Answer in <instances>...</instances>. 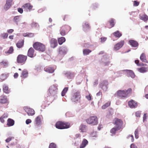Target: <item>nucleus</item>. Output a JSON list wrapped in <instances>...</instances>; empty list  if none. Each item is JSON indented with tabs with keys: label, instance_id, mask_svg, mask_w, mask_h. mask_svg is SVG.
I'll use <instances>...</instances> for the list:
<instances>
[{
	"label": "nucleus",
	"instance_id": "34",
	"mask_svg": "<svg viewBox=\"0 0 148 148\" xmlns=\"http://www.w3.org/2000/svg\"><path fill=\"white\" fill-rule=\"evenodd\" d=\"M14 124V121L12 119H9L8 120L7 125L9 126H12Z\"/></svg>",
	"mask_w": 148,
	"mask_h": 148
},
{
	"label": "nucleus",
	"instance_id": "43",
	"mask_svg": "<svg viewBox=\"0 0 148 148\" xmlns=\"http://www.w3.org/2000/svg\"><path fill=\"white\" fill-rule=\"evenodd\" d=\"M68 88L65 87V88L62 92V96H64L65 95L66 92L68 90Z\"/></svg>",
	"mask_w": 148,
	"mask_h": 148
},
{
	"label": "nucleus",
	"instance_id": "31",
	"mask_svg": "<svg viewBox=\"0 0 148 148\" xmlns=\"http://www.w3.org/2000/svg\"><path fill=\"white\" fill-rule=\"evenodd\" d=\"M138 71L140 72L143 73L147 71L148 69L147 67H143L138 69Z\"/></svg>",
	"mask_w": 148,
	"mask_h": 148
},
{
	"label": "nucleus",
	"instance_id": "3",
	"mask_svg": "<svg viewBox=\"0 0 148 148\" xmlns=\"http://www.w3.org/2000/svg\"><path fill=\"white\" fill-rule=\"evenodd\" d=\"M33 47L36 50L43 52L45 50V47L44 45L39 42H36L33 45Z\"/></svg>",
	"mask_w": 148,
	"mask_h": 148
},
{
	"label": "nucleus",
	"instance_id": "27",
	"mask_svg": "<svg viewBox=\"0 0 148 148\" xmlns=\"http://www.w3.org/2000/svg\"><path fill=\"white\" fill-rule=\"evenodd\" d=\"M110 23V25H107V27L109 28H110L114 26V20L113 19H111L108 21Z\"/></svg>",
	"mask_w": 148,
	"mask_h": 148
},
{
	"label": "nucleus",
	"instance_id": "13",
	"mask_svg": "<svg viewBox=\"0 0 148 148\" xmlns=\"http://www.w3.org/2000/svg\"><path fill=\"white\" fill-rule=\"evenodd\" d=\"M41 118L42 116H38L36 118L34 123L35 126L38 127L41 125Z\"/></svg>",
	"mask_w": 148,
	"mask_h": 148
},
{
	"label": "nucleus",
	"instance_id": "49",
	"mask_svg": "<svg viewBox=\"0 0 148 148\" xmlns=\"http://www.w3.org/2000/svg\"><path fill=\"white\" fill-rule=\"evenodd\" d=\"M34 35V34L32 33H28L27 34V36L29 37H33Z\"/></svg>",
	"mask_w": 148,
	"mask_h": 148
},
{
	"label": "nucleus",
	"instance_id": "25",
	"mask_svg": "<svg viewBox=\"0 0 148 148\" xmlns=\"http://www.w3.org/2000/svg\"><path fill=\"white\" fill-rule=\"evenodd\" d=\"M140 18L145 22L147 21L148 20V16L145 14L140 16Z\"/></svg>",
	"mask_w": 148,
	"mask_h": 148
},
{
	"label": "nucleus",
	"instance_id": "55",
	"mask_svg": "<svg viewBox=\"0 0 148 148\" xmlns=\"http://www.w3.org/2000/svg\"><path fill=\"white\" fill-rule=\"evenodd\" d=\"M32 122V121L31 119H28L26 120V123L27 124H28L29 123H30Z\"/></svg>",
	"mask_w": 148,
	"mask_h": 148
},
{
	"label": "nucleus",
	"instance_id": "40",
	"mask_svg": "<svg viewBox=\"0 0 148 148\" xmlns=\"http://www.w3.org/2000/svg\"><path fill=\"white\" fill-rule=\"evenodd\" d=\"M111 104L110 101H108L105 104L102 106L101 108L102 109H104L109 106Z\"/></svg>",
	"mask_w": 148,
	"mask_h": 148
},
{
	"label": "nucleus",
	"instance_id": "7",
	"mask_svg": "<svg viewBox=\"0 0 148 148\" xmlns=\"http://www.w3.org/2000/svg\"><path fill=\"white\" fill-rule=\"evenodd\" d=\"M70 27L68 25H65L62 26L60 30V33L62 36H64L66 34V32L69 31Z\"/></svg>",
	"mask_w": 148,
	"mask_h": 148
},
{
	"label": "nucleus",
	"instance_id": "45",
	"mask_svg": "<svg viewBox=\"0 0 148 148\" xmlns=\"http://www.w3.org/2000/svg\"><path fill=\"white\" fill-rule=\"evenodd\" d=\"M8 36V34L7 33H3L1 35V36L3 39L7 38Z\"/></svg>",
	"mask_w": 148,
	"mask_h": 148
},
{
	"label": "nucleus",
	"instance_id": "56",
	"mask_svg": "<svg viewBox=\"0 0 148 148\" xmlns=\"http://www.w3.org/2000/svg\"><path fill=\"white\" fill-rule=\"evenodd\" d=\"M12 138V137H10L5 140V141L7 143H8L11 140Z\"/></svg>",
	"mask_w": 148,
	"mask_h": 148
},
{
	"label": "nucleus",
	"instance_id": "1",
	"mask_svg": "<svg viewBox=\"0 0 148 148\" xmlns=\"http://www.w3.org/2000/svg\"><path fill=\"white\" fill-rule=\"evenodd\" d=\"M132 91L131 88H129L127 90H119L115 94L114 96L121 99H123L129 96L132 93Z\"/></svg>",
	"mask_w": 148,
	"mask_h": 148
},
{
	"label": "nucleus",
	"instance_id": "57",
	"mask_svg": "<svg viewBox=\"0 0 148 148\" xmlns=\"http://www.w3.org/2000/svg\"><path fill=\"white\" fill-rule=\"evenodd\" d=\"M8 116V114L7 113H5L1 117L4 119L7 118Z\"/></svg>",
	"mask_w": 148,
	"mask_h": 148
},
{
	"label": "nucleus",
	"instance_id": "5",
	"mask_svg": "<svg viewBox=\"0 0 148 148\" xmlns=\"http://www.w3.org/2000/svg\"><path fill=\"white\" fill-rule=\"evenodd\" d=\"M113 123L117 129L122 130L125 127L123 125V122L122 120L118 118H115L113 120Z\"/></svg>",
	"mask_w": 148,
	"mask_h": 148
},
{
	"label": "nucleus",
	"instance_id": "36",
	"mask_svg": "<svg viewBox=\"0 0 148 148\" xmlns=\"http://www.w3.org/2000/svg\"><path fill=\"white\" fill-rule=\"evenodd\" d=\"M141 129L140 128H138L135 131V138L137 139L138 138V134L139 132L140 131Z\"/></svg>",
	"mask_w": 148,
	"mask_h": 148
},
{
	"label": "nucleus",
	"instance_id": "53",
	"mask_svg": "<svg viewBox=\"0 0 148 148\" xmlns=\"http://www.w3.org/2000/svg\"><path fill=\"white\" fill-rule=\"evenodd\" d=\"M18 11L21 14H22L23 13V10L22 8H18Z\"/></svg>",
	"mask_w": 148,
	"mask_h": 148
},
{
	"label": "nucleus",
	"instance_id": "54",
	"mask_svg": "<svg viewBox=\"0 0 148 148\" xmlns=\"http://www.w3.org/2000/svg\"><path fill=\"white\" fill-rule=\"evenodd\" d=\"M143 122H144L145 121H146V120L147 119V114L146 113L144 114L143 116Z\"/></svg>",
	"mask_w": 148,
	"mask_h": 148
},
{
	"label": "nucleus",
	"instance_id": "60",
	"mask_svg": "<svg viewBox=\"0 0 148 148\" xmlns=\"http://www.w3.org/2000/svg\"><path fill=\"white\" fill-rule=\"evenodd\" d=\"M131 148H137V147L134 144H132L130 146Z\"/></svg>",
	"mask_w": 148,
	"mask_h": 148
},
{
	"label": "nucleus",
	"instance_id": "59",
	"mask_svg": "<svg viewBox=\"0 0 148 148\" xmlns=\"http://www.w3.org/2000/svg\"><path fill=\"white\" fill-rule=\"evenodd\" d=\"M136 116L138 117H140V113L138 112H136Z\"/></svg>",
	"mask_w": 148,
	"mask_h": 148
},
{
	"label": "nucleus",
	"instance_id": "64",
	"mask_svg": "<svg viewBox=\"0 0 148 148\" xmlns=\"http://www.w3.org/2000/svg\"><path fill=\"white\" fill-rule=\"evenodd\" d=\"M3 119L4 118H2V117L1 116L0 118V121L2 123H4V120Z\"/></svg>",
	"mask_w": 148,
	"mask_h": 148
},
{
	"label": "nucleus",
	"instance_id": "48",
	"mask_svg": "<svg viewBox=\"0 0 148 148\" xmlns=\"http://www.w3.org/2000/svg\"><path fill=\"white\" fill-rule=\"evenodd\" d=\"M91 136L93 137H97V135L96 132H93L91 133Z\"/></svg>",
	"mask_w": 148,
	"mask_h": 148
},
{
	"label": "nucleus",
	"instance_id": "47",
	"mask_svg": "<svg viewBox=\"0 0 148 148\" xmlns=\"http://www.w3.org/2000/svg\"><path fill=\"white\" fill-rule=\"evenodd\" d=\"M49 148H57L56 145L53 143H51L50 144Z\"/></svg>",
	"mask_w": 148,
	"mask_h": 148
},
{
	"label": "nucleus",
	"instance_id": "52",
	"mask_svg": "<svg viewBox=\"0 0 148 148\" xmlns=\"http://www.w3.org/2000/svg\"><path fill=\"white\" fill-rule=\"evenodd\" d=\"M101 42H105L107 38L106 37H102L101 38Z\"/></svg>",
	"mask_w": 148,
	"mask_h": 148
},
{
	"label": "nucleus",
	"instance_id": "8",
	"mask_svg": "<svg viewBox=\"0 0 148 148\" xmlns=\"http://www.w3.org/2000/svg\"><path fill=\"white\" fill-rule=\"evenodd\" d=\"M80 97V92L79 91H77L74 93L71 98V100L73 101H77L79 99Z\"/></svg>",
	"mask_w": 148,
	"mask_h": 148
},
{
	"label": "nucleus",
	"instance_id": "58",
	"mask_svg": "<svg viewBox=\"0 0 148 148\" xmlns=\"http://www.w3.org/2000/svg\"><path fill=\"white\" fill-rule=\"evenodd\" d=\"M18 74L17 73H14V77L15 78H16L18 77Z\"/></svg>",
	"mask_w": 148,
	"mask_h": 148
},
{
	"label": "nucleus",
	"instance_id": "23",
	"mask_svg": "<svg viewBox=\"0 0 148 148\" xmlns=\"http://www.w3.org/2000/svg\"><path fill=\"white\" fill-rule=\"evenodd\" d=\"M28 72L27 70L25 69L21 73V77L23 78H26L28 76Z\"/></svg>",
	"mask_w": 148,
	"mask_h": 148
},
{
	"label": "nucleus",
	"instance_id": "37",
	"mask_svg": "<svg viewBox=\"0 0 148 148\" xmlns=\"http://www.w3.org/2000/svg\"><path fill=\"white\" fill-rule=\"evenodd\" d=\"M20 16H14V18L13 21L16 23L17 25H18V23L20 21Z\"/></svg>",
	"mask_w": 148,
	"mask_h": 148
},
{
	"label": "nucleus",
	"instance_id": "21",
	"mask_svg": "<svg viewBox=\"0 0 148 148\" xmlns=\"http://www.w3.org/2000/svg\"><path fill=\"white\" fill-rule=\"evenodd\" d=\"M130 44L133 47H137L138 45V42L133 40H130L129 41Z\"/></svg>",
	"mask_w": 148,
	"mask_h": 148
},
{
	"label": "nucleus",
	"instance_id": "12",
	"mask_svg": "<svg viewBox=\"0 0 148 148\" xmlns=\"http://www.w3.org/2000/svg\"><path fill=\"white\" fill-rule=\"evenodd\" d=\"M8 103V100L6 96L3 95L0 97V104H4Z\"/></svg>",
	"mask_w": 148,
	"mask_h": 148
},
{
	"label": "nucleus",
	"instance_id": "22",
	"mask_svg": "<svg viewBox=\"0 0 148 148\" xmlns=\"http://www.w3.org/2000/svg\"><path fill=\"white\" fill-rule=\"evenodd\" d=\"M140 59L143 62L146 63L148 62L146 55L144 53H143L141 54L140 57Z\"/></svg>",
	"mask_w": 148,
	"mask_h": 148
},
{
	"label": "nucleus",
	"instance_id": "10",
	"mask_svg": "<svg viewBox=\"0 0 148 148\" xmlns=\"http://www.w3.org/2000/svg\"><path fill=\"white\" fill-rule=\"evenodd\" d=\"M34 52L35 50L32 47H31L28 51L27 55L28 56L31 58H34L36 55V54Z\"/></svg>",
	"mask_w": 148,
	"mask_h": 148
},
{
	"label": "nucleus",
	"instance_id": "42",
	"mask_svg": "<svg viewBox=\"0 0 148 148\" xmlns=\"http://www.w3.org/2000/svg\"><path fill=\"white\" fill-rule=\"evenodd\" d=\"M91 51L89 49H85L83 51V53L84 55H88Z\"/></svg>",
	"mask_w": 148,
	"mask_h": 148
},
{
	"label": "nucleus",
	"instance_id": "26",
	"mask_svg": "<svg viewBox=\"0 0 148 148\" xmlns=\"http://www.w3.org/2000/svg\"><path fill=\"white\" fill-rule=\"evenodd\" d=\"M88 142L87 140L84 139L82 141L79 148H84L88 144Z\"/></svg>",
	"mask_w": 148,
	"mask_h": 148
},
{
	"label": "nucleus",
	"instance_id": "50",
	"mask_svg": "<svg viewBox=\"0 0 148 148\" xmlns=\"http://www.w3.org/2000/svg\"><path fill=\"white\" fill-rule=\"evenodd\" d=\"M139 4V2L136 1H134V6H137Z\"/></svg>",
	"mask_w": 148,
	"mask_h": 148
},
{
	"label": "nucleus",
	"instance_id": "28",
	"mask_svg": "<svg viewBox=\"0 0 148 148\" xmlns=\"http://www.w3.org/2000/svg\"><path fill=\"white\" fill-rule=\"evenodd\" d=\"M8 64V61L6 60H3L0 62V65L3 68L7 67Z\"/></svg>",
	"mask_w": 148,
	"mask_h": 148
},
{
	"label": "nucleus",
	"instance_id": "44",
	"mask_svg": "<svg viewBox=\"0 0 148 148\" xmlns=\"http://www.w3.org/2000/svg\"><path fill=\"white\" fill-rule=\"evenodd\" d=\"M32 28L37 27L39 26L38 23L35 22H33L31 24Z\"/></svg>",
	"mask_w": 148,
	"mask_h": 148
},
{
	"label": "nucleus",
	"instance_id": "61",
	"mask_svg": "<svg viewBox=\"0 0 148 148\" xmlns=\"http://www.w3.org/2000/svg\"><path fill=\"white\" fill-rule=\"evenodd\" d=\"M69 18V16L67 15H65L64 16V17L63 18V20L64 21L66 20Z\"/></svg>",
	"mask_w": 148,
	"mask_h": 148
},
{
	"label": "nucleus",
	"instance_id": "16",
	"mask_svg": "<svg viewBox=\"0 0 148 148\" xmlns=\"http://www.w3.org/2000/svg\"><path fill=\"white\" fill-rule=\"evenodd\" d=\"M50 42L51 47L53 48L56 47L58 45L57 40L54 38L51 39Z\"/></svg>",
	"mask_w": 148,
	"mask_h": 148
},
{
	"label": "nucleus",
	"instance_id": "17",
	"mask_svg": "<svg viewBox=\"0 0 148 148\" xmlns=\"http://www.w3.org/2000/svg\"><path fill=\"white\" fill-rule=\"evenodd\" d=\"M49 92L52 96H54L56 94V88L54 86H51L49 89Z\"/></svg>",
	"mask_w": 148,
	"mask_h": 148
},
{
	"label": "nucleus",
	"instance_id": "19",
	"mask_svg": "<svg viewBox=\"0 0 148 148\" xmlns=\"http://www.w3.org/2000/svg\"><path fill=\"white\" fill-rule=\"evenodd\" d=\"M83 30L86 32L90 29V27L89 24L87 22H85L83 24Z\"/></svg>",
	"mask_w": 148,
	"mask_h": 148
},
{
	"label": "nucleus",
	"instance_id": "14",
	"mask_svg": "<svg viewBox=\"0 0 148 148\" xmlns=\"http://www.w3.org/2000/svg\"><path fill=\"white\" fill-rule=\"evenodd\" d=\"M128 106L131 108H136L138 106L137 103L132 99L128 102Z\"/></svg>",
	"mask_w": 148,
	"mask_h": 148
},
{
	"label": "nucleus",
	"instance_id": "32",
	"mask_svg": "<svg viewBox=\"0 0 148 148\" xmlns=\"http://www.w3.org/2000/svg\"><path fill=\"white\" fill-rule=\"evenodd\" d=\"M65 40H66L65 38L62 37L58 39V43L60 45L62 44L63 42H65Z\"/></svg>",
	"mask_w": 148,
	"mask_h": 148
},
{
	"label": "nucleus",
	"instance_id": "46",
	"mask_svg": "<svg viewBox=\"0 0 148 148\" xmlns=\"http://www.w3.org/2000/svg\"><path fill=\"white\" fill-rule=\"evenodd\" d=\"M0 79L1 80V81L5 80L6 79V76L5 75L3 74H1L0 77Z\"/></svg>",
	"mask_w": 148,
	"mask_h": 148
},
{
	"label": "nucleus",
	"instance_id": "30",
	"mask_svg": "<svg viewBox=\"0 0 148 148\" xmlns=\"http://www.w3.org/2000/svg\"><path fill=\"white\" fill-rule=\"evenodd\" d=\"M3 92L6 94H8L10 92V90H9L8 86L5 85H4L3 86Z\"/></svg>",
	"mask_w": 148,
	"mask_h": 148
},
{
	"label": "nucleus",
	"instance_id": "24",
	"mask_svg": "<svg viewBox=\"0 0 148 148\" xmlns=\"http://www.w3.org/2000/svg\"><path fill=\"white\" fill-rule=\"evenodd\" d=\"M24 40H19L16 44V46L18 48H20L22 47L24 45Z\"/></svg>",
	"mask_w": 148,
	"mask_h": 148
},
{
	"label": "nucleus",
	"instance_id": "38",
	"mask_svg": "<svg viewBox=\"0 0 148 148\" xmlns=\"http://www.w3.org/2000/svg\"><path fill=\"white\" fill-rule=\"evenodd\" d=\"M113 35L116 37L119 38L122 36V34L119 31H117L113 33Z\"/></svg>",
	"mask_w": 148,
	"mask_h": 148
},
{
	"label": "nucleus",
	"instance_id": "51",
	"mask_svg": "<svg viewBox=\"0 0 148 148\" xmlns=\"http://www.w3.org/2000/svg\"><path fill=\"white\" fill-rule=\"evenodd\" d=\"M86 97L87 99L89 101H90L92 99L91 95L90 94H89L88 95L86 96Z\"/></svg>",
	"mask_w": 148,
	"mask_h": 148
},
{
	"label": "nucleus",
	"instance_id": "39",
	"mask_svg": "<svg viewBox=\"0 0 148 148\" xmlns=\"http://www.w3.org/2000/svg\"><path fill=\"white\" fill-rule=\"evenodd\" d=\"M127 73L129 76H130L132 78L135 77V75L134 73L133 72V71L131 70L128 71Z\"/></svg>",
	"mask_w": 148,
	"mask_h": 148
},
{
	"label": "nucleus",
	"instance_id": "33",
	"mask_svg": "<svg viewBox=\"0 0 148 148\" xmlns=\"http://www.w3.org/2000/svg\"><path fill=\"white\" fill-rule=\"evenodd\" d=\"M86 126L85 125H81L80 126L79 129L82 132H86Z\"/></svg>",
	"mask_w": 148,
	"mask_h": 148
},
{
	"label": "nucleus",
	"instance_id": "6",
	"mask_svg": "<svg viewBox=\"0 0 148 148\" xmlns=\"http://www.w3.org/2000/svg\"><path fill=\"white\" fill-rule=\"evenodd\" d=\"M27 59V56L19 54L17 57L16 61L18 64H23L25 63Z\"/></svg>",
	"mask_w": 148,
	"mask_h": 148
},
{
	"label": "nucleus",
	"instance_id": "35",
	"mask_svg": "<svg viewBox=\"0 0 148 148\" xmlns=\"http://www.w3.org/2000/svg\"><path fill=\"white\" fill-rule=\"evenodd\" d=\"M120 130L119 129H117V128L116 127H114L112 128L110 130V133L113 134H115L116 132L118 130Z\"/></svg>",
	"mask_w": 148,
	"mask_h": 148
},
{
	"label": "nucleus",
	"instance_id": "20",
	"mask_svg": "<svg viewBox=\"0 0 148 148\" xmlns=\"http://www.w3.org/2000/svg\"><path fill=\"white\" fill-rule=\"evenodd\" d=\"M44 70L45 71L49 73H52L54 71V68L49 66H46L44 68Z\"/></svg>",
	"mask_w": 148,
	"mask_h": 148
},
{
	"label": "nucleus",
	"instance_id": "29",
	"mask_svg": "<svg viewBox=\"0 0 148 148\" xmlns=\"http://www.w3.org/2000/svg\"><path fill=\"white\" fill-rule=\"evenodd\" d=\"M14 49L13 47H10L8 51H5V53L7 55H8L12 53L14 51Z\"/></svg>",
	"mask_w": 148,
	"mask_h": 148
},
{
	"label": "nucleus",
	"instance_id": "11",
	"mask_svg": "<svg viewBox=\"0 0 148 148\" xmlns=\"http://www.w3.org/2000/svg\"><path fill=\"white\" fill-rule=\"evenodd\" d=\"M124 41L121 40L119 42L116 44L114 46V49L115 51H117L120 49L124 45Z\"/></svg>",
	"mask_w": 148,
	"mask_h": 148
},
{
	"label": "nucleus",
	"instance_id": "62",
	"mask_svg": "<svg viewBox=\"0 0 148 148\" xmlns=\"http://www.w3.org/2000/svg\"><path fill=\"white\" fill-rule=\"evenodd\" d=\"M14 31L13 29H10L8 30V32L9 33H11Z\"/></svg>",
	"mask_w": 148,
	"mask_h": 148
},
{
	"label": "nucleus",
	"instance_id": "2",
	"mask_svg": "<svg viewBox=\"0 0 148 148\" xmlns=\"http://www.w3.org/2000/svg\"><path fill=\"white\" fill-rule=\"evenodd\" d=\"M56 127L58 129H67L70 127V124L68 122L62 121H58L55 124Z\"/></svg>",
	"mask_w": 148,
	"mask_h": 148
},
{
	"label": "nucleus",
	"instance_id": "63",
	"mask_svg": "<svg viewBox=\"0 0 148 148\" xmlns=\"http://www.w3.org/2000/svg\"><path fill=\"white\" fill-rule=\"evenodd\" d=\"M102 93L101 92H98L97 94V96H99L100 95H101V96H102Z\"/></svg>",
	"mask_w": 148,
	"mask_h": 148
},
{
	"label": "nucleus",
	"instance_id": "41",
	"mask_svg": "<svg viewBox=\"0 0 148 148\" xmlns=\"http://www.w3.org/2000/svg\"><path fill=\"white\" fill-rule=\"evenodd\" d=\"M108 84V82L107 81L105 80L102 82L100 84V85L101 87H103L104 86H106Z\"/></svg>",
	"mask_w": 148,
	"mask_h": 148
},
{
	"label": "nucleus",
	"instance_id": "18",
	"mask_svg": "<svg viewBox=\"0 0 148 148\" xmlns=\"http://www.w3.org/2000/svg\"><path fill=\"white\" fill-rule=\"evenodd\" d=\"M12 0H7L4 8L5 10H7L10 7L12 2Z\"/></svg>",
	"mask_w": 148,
	"mask_h": 148
},
{
	"label": "nucleus",
	"instance_id": "4",
	"mask_svg": "<svg viewBox=\"0 0 148 148\" xmlns=\"http://www.w3.org/2000/svg\"><path fill=\"white\" fill-rule=\"evenodd\" d=\"M86 122L89 124L92 125H95L98 123V119L96 116H92L89 117L86 120Z\"/></svg>",
	"mask_w": 148,
	"mask_h": 148
},
{
	"label": "nucleus",
	"instance_id": "15",
	"mask_svg": "<svg viewBox=\"0 0 148 148\" xmlns=\"http://www.w3.org/2000/svg\"><path fill=\"white\" fill-rule=\"evenodd\" d=\"M33 7V6L29 3H27L25 4L22 6V8L25 9L26 10H29V11L31 10Z\"/></svg>",
	"mask_w": 148,
	"mask_h": 148
},
{
	"label": "nucleus",
	"instance_id": "9",
	"mask_svg": "<svg viewBox=\"0 0 148 148\" xmlns=\"http://www.w3.org/2000/svg\"><path fill=\"white\" fill-rule=\"evenodd\" d=\"M24 110L29 116H33L35 114V111L32 108L25 107L24 108Z\"/></svg>",
	"mask_w": 148,
	"mask_h": 148
}]
</instances>
